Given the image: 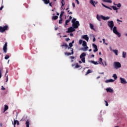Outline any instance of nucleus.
Instances as JSON below:
<instances>
[{
	"instance_id": "13",
	"label": "nucleus",
	"mask_w": 127,
	"mask_h": 127,
	"mask_svg": "<svg viewBox=\"0 0 127 127\" xmlns=\"http://www.w3.org/2000/svg\"><path fill=\"white\" fill-rule=\"evenodd\" d=\"M90 3L92 4V5H93L94 7H96V5L98 3V1H94V0H90Z\"/></svg>"
},
{
	"instance_id": "2",
	"label": "nucleus",
	"mask_w": 127,
	"mask_h": 127,
	"mask_svg": "<svg viewBox=\"0 0 127 127\" xmlns=\"http://www.w3.org/2000/svg\"><path fill=\"white\" fill-rule=\"evenodd\" d=\"M76 18H73L71 21V22L72 23V27L74 29H77V28H78V27L80 26V23L78 21H76Z\"/></svg>"
},
{
	"instance_id": "8",
	"label": "nucleus",
	"mask_w": 127,
	"mask_h": 127,
	"mask_svg": "<svg viewBox=\"0 0 127 127\" xmlns=\"http://www.w3.org/2000/svg\"><path fill=\"white\" fill-rule=\"evenodd\" d=\"M8 26L7 25L4 26V27L0 26V32L3 33L5 30H7Z\"/></svg>"
},
{
	"instance_id": "26",
	"label": "nucleus",
	"mask_w": 127,
	"mask_h": 127,
	"mask_svg": "<svg viewBox=\"0 0 127 127\" xmlns=\"http://www.w3.org/2000/svg\"><path fill=\"white\" fill-rule=\"evenodd\" d=\"M103 1L105 2H109V3H112L113 1H112V0H103Z\"/></svg>"
},
{
	"instance_id": "17",
	"label": "nucleus",
	"mask_w": 127,
	"mask_h": 127,
	"mask_svg": "<svg viewBox=\"0 0 127 127\" xmlns=\"http://www.w3.org/2000/svg\"><path fill=\"white\" fill-rule=\"evenodd\" d=\"M61 47H65V49H67L68 48V45L65 43H63V45L61 46Z\"/></svg>"
},
{
	"instance_id": "16",
	"label": "nucleus",
	"mask_w": 127,
	"mask_h": 127,
	"mask_svg": "<svg viewBox=\"0 0 127 127\" xmlns=\"http://www.w3.org/2000/svg\"><path fill=\"white\" fill-rule=\"evenodd\" d=\"M83 39H85L86 40V41H89V37H88V35H84L82 36Z\"/></svg>"
},
{
	"instance_id": "10",
	"label": "nucleus",
	"mask_w": 127,
	"mask_h": 127,
	"mask_svg": "<svg viewBox=\"0 0 127 127\" xmlns=\"http://www.w3.org/2000/svg\"><path fill=\"white\" fill-rule=\"evenodd\" d=\"M99 64H102L103 66H107V62L104 61V63H103V59L101 58H99Z\"/></svg>"
},
{
	"instance_id": "31",
	"label": "nucleus",
	"mask_w": 127,
	"mask_h": 127,
	"mask_svg": "<svg viewBox=\"0 0 127 127\" xmlns=\"http://www.w3.org/2000/svg\"><path fill=\"white\" fill-rule=\"evenodd\" d=\"M113 77L114 78L115 80H117V79H118V76H117L116 74H113Z\"/></svg>"
},
{
	"instance_id": "49",
	"label": "nucleus",
	"mask_w": 127,
	"mask_h": 127,
	"mask_svg": "<svg viewBox=\"0 0 127 127\" xmlns=\"http://www.w3.org/2000/svg\"><path fill=\"white\" fill-rule=\"evenodd\" d=\"M117 21H118L119 22H123V21H122V20H120V19H117Z\"/></svg>"
},
{
	"instance_id": "32",
	"label": "nucleus",
	"mask_w": 127,
	"mask_h": 127,
	"mask_svg": "<svg viewBox=\"0 0 127 127\" xmlns=\"http://www.w3.org/2000/svg\"><path fill=\"white\" fill-rule=\"evenodd\" d=\"M62 20H63L62 17H60V20L59 21V23L60 24H61L62 23Z\"/></svg>"
},
{
	"instance_id": "53",
	"label": "nucleus",
	"mask_w": 127,
	"mask_h": 127,
	"mask_svg": "<svg viewBox=\"0 0 127 127\" xmlns=\"http://www.w3.org/2000/svg\"><path fill=\"white\" fill-rule=\"evenodd\" d=\"M7 81H8V75L6 76V82H7Z\"/></svg>"
},
{
	"instance_id": "57",
	"label": "nucleus",
	"mask_w": 127,
	"mask_h": 127,
	"mask_svg": "<svg viewBox=\"0 0 127 127\" xmlns=\"http://www.w3.org/2000/svg\"><path fill=\"white\" fill-rule=\"evenodd\" d=\"M70 36H71V37L73 36V33H71L70 34Z\"/></svg>"
},
{
	"instance_id": "38",
	"label": "nucleus",
	"mask_w": 127,
	"mask_h": 127,
	"mask_svg": "<svg viewBox=\"0 0 127 127\" xmlns=\"http://www.w3.org/2000/svg\"><path fill=\"white\" fill-rule=\"evenodd\" d=\"M82 43H83V40H79V44L80 45H81V44H82Z\"/></svg>"
},
{
	"instance_id": "48",
	"label": "nucleus",
	"mask_w": 127,
	"mask_h": 127,
	"mask_svg": "<svg viewBox=\"0 0 127 127\" xmlns=\"http://www.w3.org/2000/svg\"><path fill=\"white\" fill-rule=\"evenodd\" d=\"M67 12H68V14H72V12H70V10H68Z\"/></svg>"
},
{
	"instance_id": "18",
	"label": "nucleus",
	"mask_w": 127,
	"mask_h": 127,
	"mask_svg": "<svg viewBox=\"0 0 127 127\" xmlns=\"http://www.w3.org/2000/svg\"><path fill=\"white\" fill-rule=\"evenodd\" d=\"M13 124L14 126V127H15V125H16V124H17V126H19V122L17 120H14V123H13Z\"/></svg>"
},
{
	"instance_id": "61",
	"label": "nucleus",
	"mask_w": 127,
	"mask_h": 127,
	"mask_svg": "<svg viewBox=\"0 0 127 127\" xmlns=\"http://www.w3.org/2000/svg\"><path fill=\"white\" fill-rule=\"evenodd\" d=\"M74 41L73 40L71 43H72V44H73V43H74Z\"/></svg>"
},
{
	"instance_id": "27",
	"label": "nucleus",
	"mask_w": 127,
	"mask_h": 127,
	"mask_svg": "<svg viewBox=\"0 0 127 127\" xmlns=\"http://www.w3.org/2000/svg\"><path fill=\"white\" fill-rule=\"evenodd\" d=\"M58 19V16H54L52 17L53 20H56V19Z\"/></svg>"
},
{
	"instance_id": "55",
	"label": "nucleus",
	"mask_w": 127,
	"mask_h": 127,
	"mask_svg": "<svg viewBox=\"0 0 127 127\" xmlns=\"http://www.w3.org/2000/svg\"><path fill=\"white\" fill-rule=\"evenodd\" d=\"M71 19H72V16H69V19H68V20H71Z\"/></svg>"
},
{
	"instance_id": "4",
	"label": "nucleus",
	"mask_w": 127,
	"mask_h": 127,
	"mask_svg": "<svg viewBox=\"0 0 127 127\" xmlns=\"http://www.w3.org/2000/svg\"><path fill=\"white\" fill-rule=\"evenodd\" d=\"M85 57H86V53H82L80 56V59H81V61L83 63H85L86 62Z\"/></svg>"
},
{
	"instance_id": "3",
	"label": "nucleus",
	"mask_w": 127,
	"mask_h": 127,
	"mask_svg": "<svg viewBox=\"0 0 127 127\" xmlns=\"http://www.w3.org/2000/svg\"><path fill=\"white\" fill-rule=\"evenodd\" d=\"M96 18L99 21H101V19H103V20H108V19H110V17H105L103 15H99V14H97Z\"/></svg>"
},
{
	"instance_id": "37",
	"label": "nucleus",
	"mask_w": 127,
	"mask_h": 127,
	"mask_svg": "<svg viewBox=\"0 0 127 127\" xmlns=\"http://www.w3.org/2000/svg\"><path fill=\"white\" fill-rule=\"evenodd\" d=\"M26 127H29V121H26Z\"/></svg>"
},
{
	"instance_id": "46",
	"label": "nucleus",
	"mask_w": 127,
	"mask_h": 127,
	"mask_svg": "<svg viewBox=\"0 0 127 127\" xmlns=\"http://www.w3.org/2000/svg\"><path fill=\"white\" fill-rule=\"evenodd\" d=\"M2 8H3V5H1V7H0V10H2Z\"/></svg>"
},
{
	"instance_id": "6",
	"label": "nucleus",
	"mask_w": 127,
	"mask_h": 127,
	"mask_svg": "<svg viewBox=\"0 0 127 127\" xmlns=\"http://www.w3.org/2000/svg\"><path fill=\"white\" fill-rule=\"evenodd\" d=\"M113 31L115 34L117 35L118 37H120L121 36V33H119L118 30H117V27L114 26L113 29Z\"/></svg>"
},
{
	"instance_id": "23",
	"label": "nucleus",
	"mask_w": 127,
	"mask_h": 127,
	"mask_svg": "<svg viewBox=\"0 0 127 127\" xmlns=\"http://www.w3.org/2000/svg\"><path fill=\"white\" fill-rule=\"evenodd\" d=\"M92 72L93 71H92L91 69H88L85 73V76H87V75L90 74V73H92Z\"/></svg>"
},
{
	"instance_id": "28",
	"label": "nucleus",
	"mask_w": 127,
	"mask_h": 127,
	"mask_svg": "<svg viewBox=\"0 0 127 127\" xmlns=\"http://www.w3.org/2000/svg\"><path fill=\"white\" fill-rule=\"evenodd\" d=\"M64 13H65V12H64V11H62L61 12V14L60 15V17L62 18V16H63V14Z\"/></svg>"
},
{
	"instance_id": "45",
	"label": "nucleus",
	"mask_w": 127,
	"mask_h": 127,
	"mask_svg": "<svg viewBox=\"0 0 127 127\" xmlns=\"http://www.w3.org/2000/svg\"><path fill=\"white\" fill-rule=\"evenodd\" d=\"M102 4L103 6H104V7H106H106H108V6L104 4L103 3H102Z\"/></svg>"
},
{
	"instance_id": "63",
	"label": "nucleus",
	"mask_w": 127,
	"mask_h": 127,
	"mask_svg": "<svg viewBox=\"0 0 127 127\" xmlns=\"http://www.w3.org/2000/svg\"><path fill=\"white\" fill-rule=\"evenodd\" d=\"M63 37H67V35H64L63 36Z\"/></svg>"
},
{
	"instance_id": "24",
	"label": "nucleus",
	"mask_w": 127,
	"mask_h": 127,
	"mask_svg": "<svg viewBox=\"0 0 127 127\" xmlns=\"http://www.w3.org/2000/svg\"><path fill=\"white\" fill-rule=\"evenodd\" d=\"M7 110H8V106L7 105H4V108L3 113L6 112V111H7Z\"/></svg>"
},
{
	"instance_id": "41",
	"label": "nucleus",
	"mask_w": 127,
	"mask_h": 127,
	"mask_svg": "<svg viewBox=\"0 0 127 127\" xmlns=\"http://www.w3.org/2000/svg\"><path fill=\"white\" fill-rule=\"evenodd\" d=\"M49 5H50V6H51V7H52V3H53V2H49Z\"/></svg>"
},
{
	"instance_id": "39",
	"label": "nucleus",
	"mask_w": 127,
	"mask_h": 127,
	"mask_svg": "<svg viewBox=\"0 0 127 127\" xmlns=\"http://www.w3.org/2000/svg\"><path fill=\"white\" fill-rule=\"evenodd\" d=\"M8 58H9V56H8V55H6L4 57V59H5L6 60H7Z\"/></svg>"
},
{
	"instance_id": "34",
	"label": "nucleus",
	"mask_w": 127,
	"mask_h": 127,
	"mask_svg": "<svg viewBox=\"0 0 127 127\" xmlns=\"http://www.w3.org/2000/svg\"><path fill=\"white\" fill-rule=\"evenodd\" d=\"M69 22H70V20L67 19L65 20V25H68V23H69Z\"/></svg>"
},
{
	"instance_id": "35",
	"label": "nucleus",
	"mask_w": 127,
	"mask_h": 127,
	"mask_svg": "<svg viewBox=\"0 0 127 127\" xmlns=\"http://www.w3.org/2000/svg\"><path fill=\"white\" fill-rule=\"evenodd\" d=\"M102 41L103 42V44H105V45H108V43H106V40H105V39H103Z\"/></svg>"
},
{
	"instance_id": "59",
	"label": "nucleus",
	"mask_w": 127,
	"mask_h": 127,
	"mask_svg": "<svg viewBox=\"0 0 127 127\" xmlns=\"http://www.w3.org/2000/svg\"><path fill=\"white\" fill-rule=\"evenodd\" d=\"M79 63L80 64H81L82 62H81V61H79Z\"/></svg>"
},
{
	"instance_id": "40",
	"label": "nucleus",
	"mask_w": 127,
	"mask_h": 127,
	"mask_svg": "<svg viewBox=\"0 0 127 127\" xmlns=\"http://www.w3.org/2000/svg\"><path fill=\"white\" fill-rule=\"evenodd\" d=\"M104 102H105V105L106 106V107H108V106H109V103H108V101L105 100Z\"/></svg>"
},
{
	"instance_id": "42",
	"label": "nucleus",
	"mask_w": 127,
	"mask_h": 127,
	"mask_svg": "<svg viewBox=\"0 0 127 127\" xmlns=\"http://www.w3.org/2000/svg\"><path fill=\"white\" fill-rule=\"evenodd\" d=\"M75 68H80V65L77 64L75 65Z\"/></svg>"
},
{
	"instance_id": "1",
	"label": "nucleus",
	"mask_w": 127,
	"mask_h": 127,
	"mask_svg": "<svg viewBox=\"0 0 127 127\" xmlns=\"http://www.w3.org/2000/svg\"><path fill=\"white\" fill-rule=\"evenodd\" d=\"M69 46H68L67 49L68 50H70L71 52H65L64 55H66V56H70V55H73V54H74V49L72 48L73 47V44L69 43Z\"/></svg>"
},
{
	"instance_id": "54",
	"label": "nucleus",
	"mask_w": 127,
	"mask_h": 127,
	"mask_svg": "<svg viewBox=\"0 0 127 127\" xmlns=\"http://www.w3.org/2000/svg\"><path fill=\"white\" fill-rule=\"evenodd\" d=\"M1 90H5V88L3 87V86H1Z\"/></svg>"
},
{
	"instance_id": "25",
	"label": "nucleus",
	"mask_w": 127,
	"mask_h": 127,
	"mask_svg": "<svg viewBox=\"0 0 127 127\" xmlns=\"http://www.w3.org/2000/svg\"><path fill=\"white\" fill-rule=\"evenodd\" d=\"M89 25L91 29H92L93 30H95V28H94V25H93V24L90 23L89 24Z\"/></svg>"
},
{
	"instance_id": "44",
	"label": "nucleus",
	"mask_w": 127,
	"mask_h": 127,
	"mask_svg": "<svg viewBox=\"0 0 127 127\" xmlns=\"http://www.w3.org/2000/svg\"><path fill=\"white\" fill-rule=\"evenodd\" d=\"M117 6L118 7H121L122 6V5L121 4V3H119L118 5H117Z\"/></svg>"
},
{
	"instance_id": "50",
	"label": "nucleus",
	"mask_w": 127,
	"mask_h": 127,
	"mask_svg": "<svg viewBox=\"0 0 127 127\" xmlns=\"http://www.w3.org/2000/svg\"><path fill=\"white\" fill-rule=\"evenodd\" d=\"M75 1H76L77 4H79L80 3V2H79V0H75Z\"/></svg>"
},
{
	"instance_id": "7",
	"label": "nucleus",
	"mask_w": 127,
	"mask_h": 127,
	"mask_svg": "<svg viewBox=\"0 0 127 127\" xmlns=\"http://www.w3.org/2000/svg\"><path fill=\"white\" fill-rule=\"evenodd\" d=\"M108 25L111 28V30H113V28H114V26L115 25L114 24V21H109L108 22Z\"/></svg>"
},
{
	"instance_id": "9",
	"label": "nucleus",
	"mask_w": 127,
	"mask_h": 127,
	"mask_svg": "<svg viewBox=\"0 0 127 127\" xmlns=\"http://www.w3.org/2000/svg\"><path fill=\"white\" fill-rule=\"evenodd\" d=\"M76 29H75L73 27H69L67 29V31H66V33H70L75 31Z\"/></svg>"
},
{
	"instance_id": "21",
	"label": "nucleus",
	"mask_w": 127,
	"mask_h": 127,
	"mask_svg": "<svg viewBox=\"0 0 127 127\" xmlns=\"http://www.w3.org/2000/svg\"><path fill=\"white\" fill-rule=\"evenodd\" d=\"M115 82V80L114 79H107L105 81L106 83H111Z\"/></svg>"
},
{
	"instance_id": "58",
	"label": "nucleus",
	"mask_w": 127,
	"mask_h": 127,
	"mask_svg": "<svg viewBox=\"0 0 127 127\" xmlns=\"http://www.w3.org/2000/svg\"><path fill=\"white\" fill-rule=\"evenodd\" d=\"M91 57H92V58L95 57V55H91Z\"/></svg>"
},
{
	"instance_id": "64",
	"label": "nucleus",
	"mask_w": 127,
	"mask_h": 127,
	"mask_svg": "<svg viewBox=\"0 0 127 127\" xmlns=\"http://www.w3.org/2000/svg\"><path fill=\"white\" fill-rule=\"evenodd\" d=\"M59 13H57V15H59Z\"/></svg>"
},
{
	"instance_id": "62",
	"label": "nucleus",
	"mask_w": 127,
	"mask_h": 127,
	"mask_svg": "<svg viewBox=\"0 0 127 127\" xmlns=\"http://www.w3.org/2000/svg\"><path fill=\"white\" fill-rule=\"evenodd\" d=\"M89 51L90 52H91V51H92V49H89Z\"/></svg>"
},
{
	"instance_id": "19",
	"label": "nucleus",
	"mask_w": 127,
	"mask_h": 127,
	"mask_svg": "<svg viewBox=\"0 0 127 127\" xmlns=\"http://www.w3.org/2000/svg\"><path fill=\"white\" fill-rule=\"evenodd\" d=\"M61 3H62V6H61V8L62 9H63V6H64V5H65V0H62L61 1Z\"/></svg>"
},
{
	"instance_id": "29",
	"label": "nucleus",
	"mask_w": 127,
	"mask_h": 127,
	"mask_svg": "<svg viewBox=\"0 0 127 127\" xmlns=\"http://www.w3.org/2000/svg\"><path fill=\"white\" fill-rule=\"evenodd\" d=\"M91 63H92L93 64H94V65H98V64H99L98 62H95L94 61H91Z\"/></svg>"
},
{
	"instance_id": "30",
	"label": "nucleus",
	"mask_w": 127,
	"mask_h": 127,
	"mask_svg": "<svg viewBox=\"0 0 127 127\" xmlns=\"http://www.w3.org/2000/svg\"><path fill=\"white\" fill-rule=\"evenodd\" d=\"M127 55V53L123 52V58H126Z\"/></svg>"
},
{
	"instance_id": "47",
	"label": "nucleus",
	"mask_w": 127,
	"mask_h": 127,
	"mask_svg": "<svg viewBox=\"0 0 127 127\" xmlns=\"http://www.w3.org/2000/svg\"><path fill=\"white\" fill-rule=\"evenodd\" d=\"M70 59H75V57L70 56Z\"/></svg>"
},
{
	"instance_id": "20",
	"label": "nucleus",
	"mask_w": 127,
	"mask_h": 127,
	"mask_svg": "<svg viewBox=\"0 0 127 127\" xmlns=\"http://www.w3.org/2000/svg\"><path fill=\"white\" fill-rule=\"evenodd\" d=\"M106 91L107 92V93H113V89H112V88H108L106 89Z\"/></svg>"
},
{
	"instance_id": "36",
	"label": "nucleus",
	"mask_w": 127,
	"mask_h": 127,
	"mask_svg": "<svg viewBox=\"0 0 127 127\" xmlns=\"http://www.w3.org/2000/svg\"><path fill=\"white\" fill-rule=\"evenodd\" d=\"M112 8L114 9V10H118V8H117V6H113Z\"/></svg>"
},
{
	"instance_id": "52",
	"label": "nucleus",
	"mask_w": 127,
	"mask_h": 127,
	"mask_svg": "<svg viewBox=\"0 0 127 127\" xmlns=\"http://www.w3.org/2000/svg\"><path fill=\"white\" fill-rule=\"evenodd\" d=\"M106 8H108V9H110V10H112V8L108 6L107 7H106Z\"/></svg>"
},
{
	"instance_id": "12",
	"label": "nucleus",
	"mask_w": 127,
	"mask_h": 127,
	"mask_svg": "<svg viewBox=\"0 0 127 127\" xmlns=\"http://www.w3.org/2000/svg\"><path fill=\"white\" fill-rule=\"evenodd\" d=\"M3 50L4 53H6V52H7V43H5L3 47Z\"/></svg>"
},
{
	"instance_id": "22",
	"label": "nucleus",
	"mask_w": 127,
	"mask_h": 127,
	"mask_svg": "<svg viewBox=\"0 0 127 127\" xmlns=\"http://www.w3.org/2000/svg\"><path fill=\"white\" fill-rule=\"evenodd\" d=\"M45 4H48L50 2V0H42Z\"/></svg>"
},
{
	"instance_id": "5",
	"label": "nucleus",
	"mask_w": 127,
	"mask_h": 127,
	"mask_svg": "<svg viewBox=\"0 0 127 127\" xmlns=\"http://www.w3.org/2000/svg\"><path fill=\"white\" fill-rule=\"evenodd\" d=\"M114 68L115 69H119V68H121L122 67V64L119 62H114Z\"/></svg>"
},
{
	"instance_id": "56",
	"label": "nucleus",
	"mask_w": 127,
	"mask_h": 127,
	"mask_svg": "<svg viewBox=\"0 0 127 127\" xmlns=\"http://www.w3.org/2000/svg\"><path fill=\"white\" fill-rule=\"evenodd\" d=\"M93 42H95V41H96V38H93Z\"/></svg>"
},
{
	"instance_id": "15",
	"label": "nucleus",
	"mask_w": 127,
	"mask_h": 127,
	"mask_svg": "<svg viewBox=\"0 0 127 127\" xmlns=\"http://www.w3.org/2000/svg\"><path fill=\"white\" fill-rule=\"evenodd\" d=\"M92 47L94 48L93 52H97L98 51V47L95 44H92Z\"/></svg>"
},
{
	"instance_id": "51",
	"label": "nucleus",
	"mask_w": 127,
	"mask_h": 127,
	"mask_svg": "<svg viewBox=\"0 0 127 127\" xmlns=\"http://www.w3.org/2000/svg\"><path fill=\"white\" fill-rule=\"evenodd\" d=\"M72 6L73 8L75 7V3L74 2H72Z\"/></svg>"
},
{
	"instance_id": "60",
	"label": "nucleus",
	"mask_w": 127,
	"mask_h": 127,
	"mask_svg": "<svg viewBox=\"0 0 127 127\" xmlns=\"http://www.w3.org/2000/svg\"><path fill=\"white\" fill-rule=\"evenodd\" d=\"M68 9H69V6H68V7L65 9V10H68Z\"/></svg>"
},
{
	"instance_id": "11",
	"label": "nucleus",
	"mask_w": 127,
	"mask_h": 127,
	"mask_svg": "<svg viewBox=\"0 0 127 127\" xmlns=\"http://www.w3.org/2000/svg\"><path fill=\"white\" fill-rule=\"evenodd\" d=\"M82 46L84 47V51H87V50H88V47L87 46V43L86 41H83L82 42Z\"/></svg>"
},
{
	"instance_id": "43",
	"label": "nucleus",
	"mask_w": 127,
	"mask_h": 127,
	"mask_svg": "<svg viewBox=\"0 0 127 127\" xmlns=\"http://www.w3.org/2000/svg\"><path fill=\"white\" fill-rule=\"evenodd\" d=\"M70 41V39L69 38L65 39V41H66L67 42H68V41Z\"/></svg>"
},
{
	"instance_id": "33",
	"label": "nucleus",
	"mask_w": 127,
	"mask_h": 127,
	"mask_svg": "<svg viewBox=\"0 0 127 127\" xmlns=\"http://www.w3.org/2000/svg\"><path fill=\"white\" fill-rule=\"evenodd\" d=\"M113 52H114L116 55L118 56V50H114Z\"/></svg>"
},
{
	"instance_id": "14",
	"label": "nucleus",
	"mask_w": 127,
	"mask_h": 127,
	"mask_svg": "<svg viewBox=\"0 0 127 127\" xmlns=\"http://www.w3.org/2000/svg\"><path fill=\"white\" fill-rule=\"evenodd\" d=\"M120 80H121V84H127V80L125 78H123L122 77H120Z\"/></svg>"
}]
</instances>
